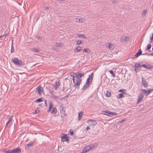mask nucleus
<instances>
[{
    "label": "nucleus",
    "instance_id": "f257e3e1",
    "mask_svg": "<svg viewBox=\"0 0 153 153\" xmlns=\"http://www.w3.org/2000/svg\"><path fill=\"white\" fill-rule=\"evenodd\" d=\"M73 81L74 83L75 87H78L79 88L80 85V83L82 79L81 78L84 75V73H81V72L79 71L78 73H74L73 74Z\"/></svg>",
    "mask_w": 153,
    "mask_h": 153
},
{
    "label": "nucleus",
    "instance_id": "f03ea898",
    "mask_svg": "<svg viewBox=\"0 0 153 153\" xmlns=\"http://www.w3.org/2000/svg\"><path fill=\"white\" fill-rule=\"evenodd\" d=\"M12 61L16 65H18L19 66H23L24 63L21 60L18 59L17 58H14L12 59Z\"/></svg>",
    "mask_w": 153,
    "mask_h": 153
},
{
    "label": "nucleus",
    "instance_id": "7ed1b4c3",
    "mask_svg": "<svg viewBox=\"0 0 153 153\" xmlns=\"http://www.w3.org/2000/svg\"><path fill=\"white\" fill-rule=\"evenodd\" d=\"M35 92L37 93L40 96L42 95V93L44 94L43 88L41 85H39L35 90Z\"/></svg>",
    "mask_w": 153,
    "mask_h": 153
},
{
    "label": "nucleus",
    "instance_id": "20e7f679",
    "mask_svg": "<svg viewBox=\"0 0 153 153\" xmlns=\"http://www.w3.org/2000/svg\"><path fill=\"white\" fill-rule=\"evenodd\" d=\"M102 114L106 115L109 116H112L113 115H116L117 114L115 112H111L108 110L102 111Z\"/></svg>",
    "mask_w": 153,
    "mask_h": 153
},
{
    "label": "nucleus",
    "instance_id": "39448f33",
    "mask_svg": "<svg viewBox=\"0 0 153 153\" xmlns=\"http://www.w3.org/2000/svg\"><path fill=\"white\" fill-rule=\"evenodd\" d=\"M135 67H150V65L148 64H143L142 62H138L135 64Z\"/></svg>",
    "mask_w": 153,
    "mask_h": 153
},
{
    "label": "nucleus",
    "instance_id": "423d86ee",
    "mask_svg": "<svg viewBox=\"0 0 153 153\" xmlns=\"http://www.w3.org/2000/svg\"><path fill=\"white\" fill-rule=\"evenodd\" d=\"M89 79H87L86 83L81 89L82 90H85L88 88L89 87L90 82L91 81L89 80Z\"/></svg>",
    "mask_w": 153,
    "mask_h": 153
},
{
    "label": "nucleus",
    "instance_id": "0eeeda50",
    "mask_svg": "<svg viewBox=\"0 0 153 153\" xmlns=\"http://www.w3.org/2000/svg\"><path fill=\"white\" fill-rule=\"evenodd\" d=\"M105 45L108 47V49L111 50L113 49L114 48V45L113 44L109 42L106 43Z\"/></svg>",
    "mask_w": 153,
    "mask_h": 153
},
{
    "label": "nucleus",
    "instance_id": "6e6552de",
    "mask_svg": "<svg viewBox=\"0 0 153 153\" xmlns=\"http://www.w3.org/2000/svg\"><path fill=\"white\" fill-rule=\"evenodd\" d=\"M87 123L90 125L95 126L97 124L96 120H89L87 121Z\"/></svg>",
    "mask_w": 153,
    "mask_h": 153
},
{
    "label": "nucleus",
    "instance_id": "1a4fd4ad",
    "mask_svg": "<svg viewBox=\"0 0 153 153\" xmlns=\"http://www.w3.org/2000/svg\"><path fill=\"white\" fill-rule=\"evenodd\" d=\"M61 141L63 142L65 141L67 142L69 140L66 134H63V136H61Z\"/></svg>",
    "mask_w": 153,
    "mask_h": 153
},
{
    "label": "nucleus",
    "instance_id": "9d476101",
    "mask_svg": "<svg viewBox=\"0 0 153 153\" xmlns=\"http://www.w3.org/2000/svg\"><path fill=\"white\" fill-rule=\"evenodd\" d=\"M142 85L145 88H147L148 87V83L146 82L144 78L142 77Z\"/></svg>",
    "mask_w": 153,
    "mask_h": 153
},
{
    "label": "nucleus",
    "instance_id": "9b49d317",
    "mask_svg": "<svg viewBox=\"0 0 153 153\" xmlns=\"http://www.w3.org/2000/svg\"><path fill=\"white\" fill-rule=\"evenodd\" d=\"M60 113L63 114V116H65L66 115L65 113V108L62 106V104H61V105L60 107Z\"/></svg>",
    "mask_w": 153,
    "mask_h": 153
},
{
    "label": "nucleus",
    "instance_id": "f8f14e48",
    "mask_svg": "<svg viewBox=\"0 0 153 153\" xmlns=\"http://www.w3.org/2000/svg\"><path fill=\"white\" fill-rule=\"evenodd\" d=\"M141 90L144 93L146 94V96H147L153 91V89H149L148 91H146L144 89H141Z\"/></svg>",
    "mask_w": 153,
    "mask_h": 153
},
{
    "label": "nucleus",
    "instance_id": "ddd939ff",
    "mask_svg": "<svg viewBox=\"0 0 153 153\" xmlns=\"http://www.w3.org/2000/svg\"><path fill=\"white\" fill-rule=\"evenodd\" d=\"M91 149L90 146H87L83 148L81 153H86V152L89 151Z\"/></svg>",
    "mask_w": 153,
    "mask_h": 153
},
{
    "label": "nucleus",
    "instance_id": "4468645a",
    "mask_svg": "<svg viewBox=\"0 0 153 153\" xmlns=\"http://www.w3.org/2000/svg\"><path fill=\"white\" fill-rule=\"evenodd\" d=\"M76 22L78 23H84L85 21V19L84 18H76L75 19Z\"/></svg>",
    "mask_w": 153,
    "mask_h": 153
},
{
    "label": "nucleus",
    "instance_id": "2eb2a0df",
    "mask_svg": "<svg viewBox=\"0 0 153 153\" xmlns=\"http://www.w3.org/2000/svg\"><path fill=\"white\" fill-rule=\"evenodd\" d=\"M59 81V80L58 82L56 81L55 83V85H53V87L56 90H57L60 86Z\"/></svg>",
    "mask_w": 153,
    "mask_h": 153
},
{
    "label": "nucleus",
    "instance_id": "dca6fc26",
    "mask_svg": "<svg viewBox=\"0 0 153 153\" xmlns=\"http://www.w3.org/2000/svg\"><path fill=\"white\" fill-rule=\"evenodd\" d=\"M144 97L143 95L142 94H140L138 96V100L137 103L140 102Z\"/></svg>",
    "mask_w": 153,
    "mask_h": 153
},
{
    "label": "nucleus",
    "instance_id": "f3484780",
    "mask_svg": "<svg viewBox=\"0 0 153 153\" xmlns=\"http://www.w3.org/2000/svg\"><path fill=\"white\" fill-rule=\"evenodd\" d=\"M45 104L42 103L40 104H39V106H41L42 107L43 106H44L45 108H46L47 107V100H44Z\"/></svg>",
    "mask_w": 153,
    "mask_h": 153
},
{
    "label": "nucleus",
    "instance_id": "a211bd4d",
    "mask_svg": "<svg viewBox=\"0 0 153 153\" xmlns=\"http://www.w3.org/2000/svg\"><path fill=\"white\" fill-rule=\"evenodd\" d=\"M14 153H20L21 152V150L20 148L17 147L15 149H13Z\"/></svg>",
    "mask_w": 153,
    "mask_h": 153
},
{
    "label": "nucleus",
    "instance_id": "6ab92c4d",
    "mask_svg": "<svg viewBox=\"0 0 153 153\" xmlns=\"http://www.w3.org/2000/svg\"><path fill=\"white\" fill-rule=\"evenodd\" d=\"M49 107L47 111L48 112H49L51 111V108L53 107V105L51 102H49Z\"/></svg>",
    "mask_w": 153,
    "mask_h": 153
},
{
    "label": "nucleus",
    "instance_id": "aec40b11",
    "mask_svg": "<svg viewBox=\"0 0 153 153\" xmlns=\"http://www.w3.org/2000/svg\"><path fill=\"white\" fill-rule=\"evenodd\" d=\"M34 142H29L27 144V145L26 147H26L29 149L30 148V147L31 146H33L34 145Z\"/></svg>",
    "mask_w": 153,
    "mask_h": 153
},
{
    "label": "nucleus",
    "instance_id": "412c9836",
    "mask_svg": "<svg viewBox=\"0 0 153 153\" xmlns=\"http://www.w3.org/2000/svg\"><path fill=\"white\" fill-rule=\"evenodd\" d=\"M83 114L82 111H81L79 113L78 119L79 120H81L82 118V116Z\"/></svg>",
    "mask_w": 153,
    "mask_h": 153
},
{
    "label": "nucleus",
    "instance_id": "4be33fe9",
    "mask_svg": "<svg viewBox=\"0 0 153 153\" xmlns=\"http://www.w3.org/2000/svg\"><path fill=\"white\" fill-rule=\"evenodd\" d=\"M57 111V110L56 107H53L51 111V113L55 114L56 113Z\"/></svg>",
    "mask_w": 153,
    "mask_h": 153
},
{
    "label": "nucleus",
    "instance_id": "5701e85b",
    "mask_svg": "<svg viewBox=\"0 0 153 153\" xmlns=\"http://www.w3.org/2000/svg\"><path fill=\"white\" fill-rule=\"evenodd\" d=\"M98 146V143H95L93 144L90 146L91 149H93L97 147Z\"/></svg>",
    "mask_w": 153,
    "mask_h": 153
},
{
    "label": "nucleus",
    "instance_id": "b1692460",
    "mask_svg": "<svg viewBox=\"0 0 153 153\" xmlns=\"http://www.w3.org/2000/svg\"><path fill=\"white\" fill-rule=\"evenodd\" d=\"M82 50V48L80 46H78L74 50L76 53L79 52Z\"/></svg>",
    "mask_w": 153,
    "mask_h": 153
},
{
    "label": "nucleus",
    "instance_id": "393cba45",
    "mask_svg": "<svg viewBox=\"0 0 153 153\" xmlns=\"http://www.w3.org/2000/svg\"><path fill=\"white\" fill-rule=\"evenodd\" d=\"M54 46L56 47H62L64 46V45L62 43H55L54 44Z\"/></svg>",
    "mask_w": 153,
    "mask_h": 153
},
{
    "label": "nucleus",
    "instance_id": "a878e982",
    "mask_svg": "<svg viewBox=\"0 0 153 153\" xmlns=\"http://www.w3.org/2000/svg\"><path fill=\"white\" fill-rule=\"evenodd\" d=\"M54 91H53L51 92V94L52 97L55 99L56 100L58 98V96L56 95L54 93Z\"/></svg>",
    "mask_w": 153,
    "mask_h": 153
},
{
    "label": "nucleus",
    "instance_id": "bb28decb",
    "mask_svg": "<svg viewBox=\"0 0 153 153\" xmlns=\"http://www.w3.org/2000/svg\"><path fill=\"white\" fill-rule=\"evenodd\" d=\"M94 76V73H92L89 76V77L87 79H89V80L91 82L93 79V76Z\"/></svg>",
    "mask_w": 153,
    "mask_h": 153
},
{
    "label": "nucleus",
    "instance_id": "cd10ccee",
    "mask_svg": "<svg viewBox=\"0 0 153 153\" xmlns=\"http://www.w3.org/2000/svg\"><path fill=\"white\" fill-rule=\"evenodd\" d=\"M127 37H126L125 36H123L120 38V41L122 42H123L126 41Z\"/></svg>",
    "mask_w": 153,
    "mask_h": 153
},
{
    "label": "nucleus",
    "instance_id": "c85d7f7f",
    "mask_svg": "<svg viewBox=\"0 0 153 153\" xmlns=\"http://www.w3.org/2000/svg\"><path fill=\"white\" fill-rule=\"evenodd\" d=\"M77 36L79 37H83L85 39H87V37L85 36V35L83 34H77Z\"/></svg>",
    "mask_w": 153,
    "mask_h": 153
},
{
    "label": "nucleus",
    "instance_id": "c756f323",
    "mask_svg": "<svg viewBox=\"0 0 153 153\" xmlns=\"http://www.w3.org/2000/svg\"><path fill=\"white\" fill-rule=\"evenodd\" d=\"M44 99L43 98H40L36 99L35 101V102H43Z\"/></svg>",
    "mask_w": 153,
    "mask_h": 153
},
{
    "label": "nucleus",
    "instance_id": "7c9ffc66",
    "mask_svg": "<svg viewBox=\"0 0 153 153\" xmlns=\"http://www.w3.org/2000/svg\"><path fill=\"white\" fill-rule=\"evenodd\" d=\"M117 97L118 98H121L124 97V94L123 93H120L117 96Z\"/></svg>",
    "mask_w": 153,
    "mask_h": 153
},
{
    "label": "nucleus",
    "instance_id": "2f4dec72",
    "mask_svg": "<svg viewBox=\"0 0 153 153\" xmlns=\"http://www.w3.org/2000/svg\"><path fill=\"white\" fill-rule=\"evenodd\" d=\"M141 53L142 51L141 50H140L139 52L135 54V56L136 57H137L139 56L141 54Z\"/></svg>",
    "mask_w": 153,
    "mask_h": 153
},
{
    "label": "nucleus",
    "instance_id": "473e14b6",
    "mask_svg": "<svg viewBox=\"0 0 153 153\" xmlns=\"http://www.w3.org/2000/svg\"><path fill=\"white\" fill-rule=\"evenodd\" d=\"M82 43V41L80 40H77L76 41V44L77 45H80Z\"/></svg>",
    "mask_w": 153,
    "mask_h": 153
},
{
    "label": "nucleus",
    "instance_id": "72a5a7b5",
    "mask_svg": "<svg viewBox=\"0 0 153 153\" xmlns=\"http://www.w3.org/2000/svg\"><path fill=\"white\" fill-rule=\"evenodd\" d=\"M106 96L107 97H110L111 96V93L109 91H107L106 94Z\"/></svg>",
    "mask_w": 153,
    "mask_h": 153
},
{
    "label": "nucleus",
    "instance_id": "f704fd0d",
    "mask_svg": "<svg viewBox=\"0 0 153 153\" xmlns=\"http://www.w3.org/2000/svg\"><path fill=\"white\" fill-rule=\"evenodd\" d=\"M14 52V48L13 43L12 42L11 46V53H12Z\"/></svg>",
    "mask_w": 153,
    "mask_h": 153
},
{
    "label": "nucleus",
    "instance_id": "c9c22d12",
    "mask_svg": "<svg viewBox=\"0 0 153 153\" xmlns=\"http://www.w3.org/2000/svg\"><path fill=\"white\" fill-rule=\"evenodd\" d=\"M109 73L111 74L113 76V77H115V74L114 73V72L112 70H109Z\"/></svg>",
    "mask_w": 153,
    "mask_h": 153
},
{
    "label": "nucleus",
    "instance_id": "e433bc0d",
    "mask_svg": "<svg viewBox=\"0 0 153 153\" xmlns=\"http://www.w3.org/2000/svg\"><path fill=\"white\" fill-rule=\"evenodd\" d=\"M32 50L35 52H38L39 51V50L38 49L36 48H33Z\"/></svg>",
    "mask_w": 153,
    "mask_h": 153
},
{
    "label": "nucleus",
    "instance_id": "4c0bfd02",
    "mask_svg": "<svg viewBox=\"0 0 153 153\" xmlns=\"http://www.w3.org/2000/svg\"><path fill=\"white\" fill-rule=\"evenodd\" d=\"M141 68H134V70L136 73H137L139 70H140Z\"/></svg>",
    "mask_w": 153,
    "mask_h": 153
},
{
    "label": "nucleus",
    "instance_id": "58836bf2",
    "mask_svg": "<svg viewBox=\"0 0 153 153\" xmlns=\"http://www.w3.org/2000/svg\"><path fill=\"white\" fill-rule=\"evenodd\" d=\"M151 46V45L150 44H148L146 48V50H149Z\"/></svg>",
    "mask_w": 153,
    "mask_h": 153
},
{
    "label": "nucleus",
    "instance_id": "ea45409f",
    "mask_svg": "<svg viewBox=\"0 0 153 153\" xmlns=\"http://www.w3.org/2000/svg\"><path fill=\"white\" fill-rule=\"evenodd\" d=\"M117 70V72L120 73H121L123 70L122 68H121L120 69H119L118 68H117L116 69V70Z\"/></svg>",
    "mask_w": 153,
    "mask_h": 153
},
{
    "label": "nucleus",
    "instance_id": "a19ab883",
    "mask_svg": "<svg viewBox=\"0 0 153 153\" xmlns=\"http://www.w3.org/2000/svg\"><path fill=\"white\" fill-rule=\"evenodd\" d=\"M40 111L38 108H37L35 110V114H37L39 113Z\"/></svg>",
    "mask_w": 153,
    "mask_h": 153
},
{
    "label": "nucleus",
    "instance_id": "79ce46f5",
    "mask_svg": "<svg viewBox=\"0 0 153 153\" xmlns=\"http://www.w3.org/2000/svg\"><path fill=\"white\" fill-rule=\"evenodd\" d=\"M3 152L4 153H10V149L7 150H3Z\"/></svg>",
    "mask_w": 153,
    "mask_h": 153
},
{
    "label": "nucleus",
    "instance_id": "37998d69",
    "mask_svg": "<svg viewBox=\"0 0 153 153\" xmlns=\"http://www.w3.org/2000/svg\"><path fill=\"white\" fill-rule=\"evenodd\" d=\"M89 50V49L88 48H85L83 50V51L86 53H88Z\"/></svg>",
    "mask_w": 153,
    "mask_h": 153
},
{
    "label": "nucleus",
    "instance_id": "c03bdc74",
    "mask_svg": "<svg viewBox=\"0 0 153 153\" xmlns=\"http://www.w3.org/2000/svg\"><path fill=\"white\" fill-rule=\"evenodd\" d=\"M126 119L124 118V119H123L122 120H121L119 121V123H122L123 122H124V121H126Z\"/></svg>",
    "mask_w": 153,
    "mask_h": 153
},
{
    "label": "nucleus",
    "instance_id": "a18cd8bd",
    "mask_svg": "<svg viewBox=\"0 0 153 153\" xmlns=\"http://www.w3.org/2000/svg\"><path fill=\"white\" fill-rule=\"evenodd\" d=\"M70 134L71 135H73L74 134V131L73 130H70Z\"/></svg>",
    "mask_w": 153,
    "mask_h": 153
},
{
    "label": "nucleus",
    "instance_id": "49530a36",
    "mask_svg": "<svg viewBox=\"0 0 153 153\" xmlns=\"http://www.w3.org/2000/svg\"><path fill=\"white\" fill-rule=\"evenodd\" d=\"M111 2L113 4H116L118 2V1L117 0H113Z\"/></svg>",
    "mask_w": 153,
    "mask_h": 153
},
{
    "label": "nucleus",
    "instance_id": "de8ad7c7",
    "mask_svg": "<svg viewBox=\"0 0 153 153\" xmlns=\"http://www.w3.org/2000/svg\"><path fill=\"white\" fill-rule=\"evenodd\" d=\"M147 13V11L146 10H144L143 11L142 13V15H145Z\"/></svg>",
    "mask_w": 153,
    "mask_h": 153
},
{
    "label": "nucleus",
    "instance_id": "09e8293b",
    "mask_svg": "<svg viewBox=\"0 0 153 153\" xmlns=\"http://www.w3.org/2000/svg\"><path fill=\"white\" fill-rule=\"evenodd\" d=\"M12 117H10L9 118V119H8V121L10 123V122H11L12 121Z\"/></svg>",
    "mask_w": 153,
    "mask_h": 153
},
{
    "label": "nucleus",
    "instance_id": "8fccbe9b",
    "mask_svg": "<svg viewBox=\"0 0 153 153\" xmlns=\"http://www.w3.org/2000/svg\"><path fill=\"white\" fill-rule=\"evenodd\" d=\"M10 153H14V151H13V149H10Z\"/></svg>",
    "mask_w": 153,
    "mask_h": 153
},
{
    "label": "nucleus",
    "instance_id": "3c124183",
    "mask_svg": "<svg viewBox=\"0 0 153 153\" xmlns=\"http://www.w3.org/2000/svg\"><path fill=\"white\" fill-rule=\"evenodd\" d=\"M90 129V128L89 126H88L86 128V129L87 130H88Z\"/></svg>",
    "mask_w": 153,
    "mask_h": 153
},
{
    "label": "nucleus",
    "instance_id": "603ef678",
    "mask_svg": "<svg viewBox=\"0 0 153 153\" xmlns=\"http://www.w3.org/2000/svg\"><path fill=\"white\" fill-rule=\"evenodd\" d=\"M123 89L122 90V89H120L119 90V91L120 92H123Z\"/></svg>",
    "mask_w": 153,
    "mask_h": 153
},
{
    "label": "nucleus",
    "instance_id": "864d4df0",
    "mask_svg": "<svg viewBox=\"0 0 153 153\" xmlns=\"http://www.w3.org/2000/svg\"><path fill=\"white\" fill-rule=\"evenodd\" d=\"M153 39V33L152 34V37L151 38L150 40H152Z\"/></svg>",
    "mask_w": 153,
    "mask_h": 153
},
{
    "label": "nucleus",
    "instance_id": "5fc2aeb1",
    "mask_svg": "<svg viewBox=\"0 0 153 153\" xmlns=\"http://www.w3.org/2000/svg\"><path fill=\"white\" fill-rule=\"evenodd\" d=\"M5 36V35H1L0 36V38H1L2 37Z\"/></svg>",
    "mask_w": 153,
    "mask_h": 153
},
{
    "label": "nucleus",
    "instance_id": "6e6d98bb",
    "mask_svg": "<svg viewBox=\"0 0 153 153\" xmlns=\"http://www.w3.org/2000/svg\"><path fill=\"white\" fill-rule=\"evenodd\" d=\"M58 1L60 2H62L63 0H57Z\"/></svg>",
    "mask_w": 153,
    "mask_h": 153
},
{
    "label": "nucleus",
    "instance_id": "4d7b16f0",
    "mask_svg": "<svg viewBox=\"0 0 153 153\" xmlns=\"http://www.w3.org/2000/svg\"><path fill=\"white\" fill-rule=\"evenodd\" d=\"M69 94H68V95H66L65 98H67V97H68V96H69Z\"/></svg>",
    "mask_w": 153,
    "mask_h": 153
},
{
    "label": "nucleus",
    "instance_id": "13d9d810",
    "mask_svg": "<svg viewBox=\"0 0 153 153\" xmlns=\"http://www.w3.org/2000/svg\"><path fill=\"white\" fill-rule=\"evenodd\" d=\"M45 9H49V7H45Z\"/></svg>",
    "mask_w": 153,
    "mask_h": 153
},
{
    "label": "nucleus",
    "instance_id": "bf43d9fd",
    "mask_svg": "<svg viewBox=\"0 0 153 153\" xmlns=\"http://www.w3.org/2000/svg\"><path fill=\"white\" fill-rule=\"evenodd\" d=\"M64 90H65V88L64 87H63V89H62V91L64 92Z\"/></svg>",
    "mask_w": 153,
    "mask_h": 153
},
{
    "label": "nucleus",
    "instance_id": "052dcab7",
    "mask_svg": "<svg viewBox=\"0 0 153 153\" xmlns=\"http://www.w3.org/2000/svg\"><path fill=\"white\" fill-rule=\"evenodd\" d=\"M37 38L38 39H41V38L40 36H39V37H37Z\"/></svg>",
    "mask_w": 153,
    "mask_h": 153
},
{
    "label": "nucleus",
    "instance_id": "680f3d73",
    "mask_svg": "<svg viewBox=\"0 0 153 153\" xmlns=\"http://www.w3.org/2000/svg\"><path fill=\"white\" fill-rule=\"evenodd\" d=\"M9 123H10V122H9L8 121L6 123V124H7L8 125V124Z\"/></svg>",
    "mask_w": 153,
    "mask_h": 153
},
{
    "label": "nucleus",
    "instance_id": "e2e57ef3",
    "mask_svg": "<svg viewBox=\"0 0 153 153\" xmlns=\"http://www.w3.org/2000/svg\"><path fill=\"white\" fill-rule=\"evenodd\" d=\"M149 68V69H152V68H150V67H149V68Z\"/></svg>",
    "mask_w": 153,
    "mask_h": 153
},
{
    "label": "nucleus",
    "instance_id": "0e129e2a",
    "mask_svg": "<svg viewBox=\"0 0 153 153\" xmlns=\"http://www.w3.org/2000/svg\"><path fill=\"white\" fill-rule=\"evenodd\" d=\"M7 125V124H6V126H5V127H7V125Z\"/></svg>",
    "mask_w": 153,
    "mask_h": 153
},
{
    "label": "nucleus",
    "instance_id": "69168bd1",
    "mask_svg": "<svg viewBox=\"0 0 153 153\" xmlns=\"http://www.w3.org/2000/svg\"><path fill=\"white\" fill-rule=\"evenodd\" d=\"M151 54H152V55L153 56V53H152Z\"/></svg>",
    "mask_w": 153,
    "mask_h": 153
},
{
    "label": "nucleus",
    "instance_id": "338daca9",
    "mask_svg": "<svg viewBox=\"0 0 153 153\" xmlns=\"http://www.w3.org/2000/svg\"><path fill=\"white\" fill-rule=\"evenodd\" d=\"M4 35H5V36H6L7 35V34H4Z\"/></svg>",
    "mask_w": 153,
    "mask_h": 153
},
{
    "label": "nucleus",
    "instance_id": "774afa93",
    "mask_svg": "<svg viewBox=\"0 0 153 153\" xmlns=\"http://www.w3.org/2000/svg\"><path fill=\"white\" fill-rule=\"evenodd\" d=\"M152 50L153 51V47H152Z\"/></svg>",
    "mask_w": 153,
    "mask_h": 153
}]
</instances>
